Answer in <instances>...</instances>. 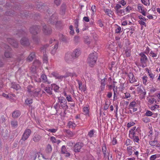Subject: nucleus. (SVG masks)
<instances>
[{"mask_svg":"<svg viewBox=\"0 0 160 160\" xmlns=\"http://www.w3.org/2000/svg\"><path fill=\"white\" fill-rule=\"evenodd\" d=\"M74 27L75 28H77L78 26L79 19L77 18L74 20Z\"/></svg>","mask_w":160,"mask_h":160,"instance_id":"obj_49","label":"nucleus"},{"mask_svg":"<svg viewBox=\"0 0 160 160\" xmlns=\"http://www.w3.org/2000/svg\"><path fill=\"white\" fill-rule=\"evenodd\" d=\"M131 139H132L134 142H138L139 140V137L138 136H135L134 137L133 136V137H132Z\"/></svg>","mask_w":160,"mask_h":160,"instance_id":"obj_48","label":"nucleus"},{"mask_svg":"<svg viewBox=\"0 0 160 160\" xmlns=\"http://www.w3.org/2000/svg\"><path fill=\"white\" fill-rule=\"evenodd\" d=\"M66 4L63 3L61 6V9L62 10V14H64L65 13V11L66 9Z\"/></svg>","mask_w":160,"mask_h":160,"instance_id":"obj_39","label":"nucleus"},{"mask_svg":"<svg viewBox=\"0 0 160 160\" xmlns=\"http://www.w3.org/2000/svg\"><path fill=\"white\" fill-rule=\"evenodd\" d=\"M102 152L103 153L104 157H108V159H109L108 150L107 149L105 144H103L102 145Z\"/></svg>","mask_w":160,"mask_h":160,"instance_id":"obj_18","label":"nucleus"},{"mask_svg":"<svg viewBox=\"0 0 160 160\" xmlns=\"http://www.w3.org/2000/svg\"><path fill=\"white\" fill-rule=\"evenodd\" d=\"M80 38L78 36H74L73 39V41L75 43H77L79 42Z\"/></svg>","mask_w":160,"mask_h":160,"instance_id":"obj_38","label":"nucleus"},{"mask_svg":"<svg viewBox=\"0 0 160 160\" xmlns=\"http://www.w3.org/2000/svg\"><path fill=\"white\" fill-rule=\"evenodd\" d=\"M51 74L53 77L55 78L56 79H58L59 81H61L63 78H66L69 77L74 78H76L78 76V75L74 72H67L64 75H61L58 73L55 72H52Z\"/></svg>","mask_w":160,"mask_h":160,"instance_id":"obj_2","label":"nucleus"},{"mask_svg":"<svg viewBox=\"0 0 160 160\" xmlns=\"http://www.w3.org/2000/svg\"><path fill=\"white\" fill-rule=\"evenodd\" d=\"M115 12L118 16L120 17L125 14L124 10L123 9L119 10L117 11H115Z\"/></svg>","mask_w":160,"mask_h":160,"instance_id":"obj_23","label":"nucleus"},{"mask_svg":"<svg viewBox=\"0 0 160 160\" xmlns=\"http://www.w3.org/2000/svg\"><path fill=\"white\" fill-rule=\"evenodd\" d=\"M119 3L122 5V6H124L126 4V2L124 0H121L119 1Z\"/></svg>","mask_w":160,"mask_h":160,"instance_id":"obj_60","label":"nucleus"},{"mask_svg":"<svg viewBox=\"0 0 160 160\" xmlns=\"http://www.w3.org/2000/svg\"><path fill=\"white\" fill-rule=\"evenodd\" d=\"M142 120L144 122L146 123L150 121V119L147 117H145L142 118Z\"/></svg>","mask_w":160,"mask_h":160,"instance_id":"obj_55","label":"nucleus"},{"mask_svg":"<svg viewBox=\"0 0 160 160\" xmlns=\"http://www.w3.org/2000/svg\"><path fill=\"white\" fill-rule=\"evenodd\" d=\"M41 78L42 79L43 82H48V83H50V82H49L47 79V78L46 75L44 74H42L41 76Z\"/></svg>","mask_w":160,"mask_h":160,"instance_id":"obj_27","label":"nucleus"},{"mask_svg":"<svg viewBox=\"0 0 160 160\" xmlns=\"http://www.w3.org/2000/svg\"><path fill=\"white\" fill-rule=\"evenodd\" d=\"M97 60V54L96 52H94L89 55L88 62L90 67H92L95 64Z\"/></svg>","mask_w":160,"mask_h":160,"instance_id":"obj_3","label":"nucleus"},{"mask_svg":"<svg viewBox=\"0 0 160 160\" xmlns=\"http://www.w3.org/2000/svg\"><path fill=\"white\" fill-rule=\"evenodd\" d=\"M153 115L152 112L150 111L147 110L146 111L144 115L146 116L150 117L152 116Z\"/></svg>","mask_w":160,"mask_h":160,"instance_id":"obj_40","label":"nucleus"},{"mask_svg":"<svg viewBox=\"0 0 160 160\" xmlns=\"http://www.w3.org/2000/svg\"><path fill=\"white\" fill-rule=\"evenodd\" d=\"M148 78L147 76H143L142 78V80L143 84L144 85H146L148 83Z\"/></svg>","mask_w":160,"mask_h":160,"instance_id":"obj_41","label":"nucleus"},{"mask_svg":"<svg viewBox=\"0 0 160 160\" xmlns=\"http://www.w3.org/2000/svg\"><path fill=\"white\" fill-rule=\"evenodd\" d=\"M159 157V155L158 154H154L152 155L150 158V160H155L157 158Z\"/></svg>","mask_w":160,"mask_h":160,"instance_id":"obj_44","label":"nucleus"},{"mask_svg":"<svg viewBox=\"0 0 160 160\" xmlns=\"http://www.w3.org/2000/svg\"><path fill=\"white\" fill-rule=\"evenodd\" d=\"M52 148L50 144H48L47 145L46 149V152L47 153H50L52 152Z\"/></svg>","mask_w":160,"mask_h":160,"instance_id":"obj_32","label":"nucleus"},{"mask_svg":"<svg viewBox=\"0 0 160 160\" xmlns=\"http://www.w3.org/2000/svg\"><path fill=\"white\" fill-rule=\"evenodd\" d=\"M139 56L141 57L140 62L142 64V67L143 68H144L146 66L144 65V64H146L147 62L148 58L145 54L143 53H140Z\"/></svg>","mask_w":160,"mask_h":160,"instance_id":"obj_9","label":"nucleus"},{"mask_svg":"<svg viewBox=\"0 0 160 160\" xmlns=\"http://www.w3.org/2000/svg\"><path fill=\"white\" fill-rule=\"evenodd\" d=\"M142 20H139L138 21L139 23L142 26H144L145 27L146 26V23Z\"/></svg>","mask_w":160,"mask_h":160,"instance_id":"obj_59","label":"nucleus"},{"mask_svg":"<svg viewBox=\"0 0 160 160\" xmlns=\"http://www.w3.org/2000/svg\"><path fill=\"white\" fill-rule=\"evenodd\" d=\"M44 90L48 95H51L52 94V92L49 87H45Z\"/></svg>","mask_w":160,"mask_h":160,"instance_id":"obj_34","label":"nucleus"},{"mask_svg":"<svg viewBox=\"0 0 160 160\" xmlns=\"http://www.w3.org/2000/svg\"><path fill=\"white\" fill-rule=\"evenodd\" d=\"M48 47L47 45L42 46L40 49V51L43 52V60L44 63H47L48 62V57L46 53V50Z\"/></svg>","mask_w":160,"mask_h":160,"instance_id":"obj_7","label":"nucleus"},{"mask_svg":"<svg viewBox=\"0 0 160 160\" xmlns=\"http://www.w3.org/2000/svg\"><path fill=\"white\" fill-rule=\"evenodd\" d=\"M135 150L134 147L130 146L127 148V153L129 155H131L132 153L133 152H134Z\"/></svg>","mask_w":160,"mask_h":160,"instance_id":"obj_21","label":"nucleus"},{"mask_svg":"<svg viewBox=\"0 0 160 160\" xmlns=\"http://www.w3.org/2000/svg\"><path fill=\"white\" fill-rule=\"evenodd\" d=\"M51 86L52 89H53L55 92H58V89L59 88L58 86L55 84H52Z\"/></svg>","mask_w":160,"mask_h":160,"instance_id":"obj_28","label":"nucleus"},{"mask_svg":"<svg viewBox=\"0 0 160 160\" xmlns=\"http://www.w3.org/2000/svg\"><path fill=\"white\" fill-rule=\"evenodd\" d=\"M25 102L26 104H30L32 103V100L31 99L28 98L25 100Z\"/></svg>","mask_w":160,"mask_h":160,"instance_id":"obj_45","label":"nucleus"},{"mask_svg":"<svg viewBox=\"0 0 160 160\" xmlns=\"http://www.w3.org/2000/svg\"><path fill=\"white\" fill-rule=\"evenodd\" d=\"M35 57V54L34 52L31 53L27 59V60L28 62L32 61Z\"/></svg>","mask_w":160,"mask_h":160,"instance_id":"obj_24","label":"nucleus"},{"mask_svg":"<svg viewBox=\"0 0 160 160\" xmlns=\"http://www.w3.org/2000/svg\"><path fill=\"white\" fill-rule=\"evenodd\" d=\"M67 151L65 146L64 145L62 146L61 148V152L62 153H67Z\"/></svg>","mask_w":160,"mask_h":160,"instance_id":"obj_51","label":"nucleus"},{"mask_svg":"<svg viewBox=\"0 0 160 160\" xmlns=\"http://www.w3.org/2000/svg\"><path fill=\"white\" fill-rule=\"evenodd\" d=\"M53 108L57 111L59 109H63L66 110L68 108L67 104V101L65 98L63 97L60 96L58 97V102L53 106Z\"/></svg>","mask_w":160,"mask_h":160,"instance_id":"obj_1","label":"nucleus"},{"mask_svg":"<svg viewBox=\"0 0 160 160\" xmlns=\"http://www.w3.org/2000/svg\"><path fill=\"white\" fill-rule=\"evenodd\" d=\"M42 31L45 34L48 35L51 33L52 29L48 26L45 24L42 26Z\"/></svg>","mask_w":160,"mask_h":160,"instance_id":"obj_11","label":"nucleus"},{"mask_svg":"<svg viewBox=\"0 0 160 160\" xmlns=\"http://www.w3.org/2000/svg\"><path fill=\"white\" fill-rule=\"evenodd\" d=\"M64 132H66L69 137H72L74 135V133L68 130H64Z\"/></svg>","mask_w":160,"mask_h":160,"instance_id":"obj_29","label":"nucleus"},{"mask_svg":"<svg viewBox=\"0 0 160 160\" xmlns=\"http://www.w3.org/2000/svg\"><path fill=\"white\" fill-rule=\"evenodd\" d=\"M142 2L146 6H149L150 4V0H141Z\"/></svg>","mask_w":160,"mask_h":160,"instance_id":"obj_36","label":"nucleus"},{"mask_svg":"<svg viewBox=\"0 0 160 160\" xmlns=\"http://www.w3.org/2000/svg\"><path fill=\"white\" fill-rule=\"evenodd\" d=\"M121 6L119 4H117L114 7V8L115 9V11H117L119 10L121 8Z\"/></svg>","mask_w":160,"mask_h":160,"instance_id":"obj_50","label":"nucleus"},{"mask_svg":"<svg viewBox=\"0 0 160 160\" xmlns=\"http://www.w3.org/2000/svg\"><path fill=\"white\" fill-rule=\"evenodd\" d=\"M41 89L40 88H37L34 89L30 95L34 97H41L42 94H40Z\"/></svg>","mask_w":160,"mask_h":160,"instance_id":"obj_12","label":"nucleus"},{"mask_svg":"<svg viewBox=\"0 0 160 160\" xmlns=\"http://www.w3.org/2000/svg\"><path fill=\"white\" fill-rule=\"evenodd\" d=\"M27 91L30 95L34 90L33 87L31 85H29L27 87Z\"/></svg>","mask_w":160,"mask_h":160,"instance_id":"obj_35","label":"nucleus"},{"mask_svg":"<svg viewBox=\"0 0 160 160\" xmlns=\"http://www.w3.org/2000/svg\"><path fill=\"white\" fill-rule=\"evenodd\" d=\"M98 23L101 27H102L103 26V25L101 19H99L98 21Z\"/></svg>","mask_w":160,"mask_h":160,"instance_id":"obj_62","label":"nucleus"},{"mask_svg":"<svg viewBox=\"0 0 160 160\" xmlns=\"http://www.w3.org/2000/svg\"><path fill=\"white\" fill-rule=\"evenodd\" d=\"M21 44L23 46H28L29 45L30 42L27 38H22L20 41Z\"/></svg>","mask_w":160,"mask_h":160,"instance_id":"obj_14","label":"nucleus"},{"mask_svg":"<svg viewBox=\"0 0 160 160\" xmlns=\"http://www.w3.org/2000/svg\"><path fill=\"white\" fill-rule=\"evenodd\" d=\"M50 140L53 143H56L57 140L54 137H52L50 138Z\"/></svg>","mask_w":160,"mask_h":160,"instance_id":"obj_63","label":"nucleus"},{"mask_svg":"<svg viewBox=\"0 0 160 160\" xmlns=\"http://www.w3.org/2000/svg\"><path fill=\"white\" fill-rule=\"evenodd\" d=\"M11 124L12 127L14 128H16L18 126V122L17 121L15 120H13L11 121Z\"/></svg>","mask_w":160,"mask_h":160,"instance_id":"obj_26","label":"nucleus"},{"mask_svg":"<svg viewBox=\"0 0 160 160\" xmlns=\"http://www.w3.org/2000/svg\"><path fill=\"white\" fill-rule=\"evenodd\" d=\"M105 13L107 14L108 16L110 17L112 16V11L110 9L105 8L104 10Z\"/></svg>","mask_w":160,"mask_h":160,"instance_id":"obj_31","label":"nucleus"},{"mask_svg":"<svg viewBox=\"0 0 160 160\" xmlns=\"http://www.w3.org/2000/svg\"><path fill=\"white\" fill-rule=\"evenodd\" d=\"M33 65L35 66V67H38L40 65V62L38 60H36L33 63Z\"/></svg>","mask_w":160,"mask_h":160,"instance_id":"obj_47","label":"nucleus"},{"mask_svg":"<svg viewBox=\"0 0 160 160\" xmlns=\"http://www.w3.org/2000/svg\"><path fill=\"white\" fill-rule=\"evenodd\" d=\"M94 130H90L88 133V135L90 137L92 138L94 134Z\"/></svg>","mask_w":160,"mask_h":160,"instance_id":"obj_54","label":"nucleus"},{"mask_svg":"<svg viewBox=\"0 0 160 160\" xmlns=\"http://www.w3.org/2000/svg\"><path fill=\"white\" fill-rule=\"evenodd\" d=\"M158 141L154 139V140H152V139H151L149 141V144L152 147H159L157 144H158Z\"/></svg>","mask_w":160,"mask_h":160,"instance_id":"obj_16","label":"nucleus"},{"mask_svg":"<svg viewBox=\"0 0 160 160\" xmlns=\"http://www.w3.org/2000/svg\"><path fill=\"white\" fill-rule=\"evenodd\" d=\"M83 112L84 114L89 115V110L87 107H84L83 108Z\"/></svg>","mask_w":160,"mask_h":160,"instance_id":"obj_37","label":"nucleus"},{"mask_svg":"<svg viewBox=\"0 0 160 160\" xmlns=\"http://www.w3.org/2000/svg\"><path fill=\"white\" fill-rule=\"evenodd\" d=\"M58 43H56L53 49L51 51V53L52 54L54 55L55 54L56 51L58 48Z\"/></svg>","mask_w":160,"mask_h":160,"instance_id":"obj_30","label":"nucleus"},{"mask_svg":"<svg viewBox=\"0 0 160 160\" xmlns=\"http://www.w3.org/2000/svg\"><path fill=\"white\" fill-rule=\"evenodd\" d=\"M135 131H132V130H130L129 131V137L130 138H132V137L133 136L134 137L135 136Z\"/></svg>","mask_w":160,"mask_h":160,"instance_id":"obj_46","label":"nucleus"},{"mask_svg":"<svg viewBox=\"0 0 160 160\" xmlns=\"http://www.w3.org/2000/svg\"><path fill=\"white\" fill-rule=\"evenodd\" d=\"M84 144L82 142H77L73 147V150L75 152H79L81 151V150Z\"/></svg>","mask_w":160,"mask_h":160,"instance_id":"obj_6","label":"nucleus"},{"mask_svg":"<svg viewBox=\"0 0 160 160\" xmlns=\"http://www.w3.org/2000/svg\"><path fill=\"white\" fill-rule=\"evenodd\" d=\"M148 102L151 103H153L154 102H156V100L155 98L151 97L148 99Z\"/></svg>","mask_w":160,"mask_h":160,"instance_id":"obj_53","label":"nucleus"},{"mask_svg":"<svg viewBox=\"0 0 160 160\" xmlns=\"http://www.w3.org/2000/svg\"><path fill=\"white\" fill-rule=\"evenodd\" d=\"M8 42L12 45L13 47L17 48L18 46V44L17 42L15 40L10 38L7 39Z\"/></svg>","mask_w":160,"mask_h":160,"instance_id":"obj_13","label":"nucleus"},{"mask_svg":"<svg viewBox=\"0 0 160 160\" xmlns=\"http://www.w3.org/2000/svg\"><path fill=\"white\" fill-rule=\"evenodd\" d=\"M66 101L67 100L68 102H72L73 100L70 95H68L66 97Z\"/></svg>","mask_w":160,"mask_h":160,"instance_id":"obj_42","label":"nucleus"},{"mask_svg":"<svg viewBox=\"0 0 160 160\" xmlns=\"http://www.w3.org/2000/svg\"><path fill=\"white\" fill-rule=\"evenodd\" d=\"M121 28L120 27H118L116 29L115 32L118 33L121 32Z\"/></svg>","mask_w":160,"mask_h":160,"instance_id":"obj_64","label":"nucleus"},{"mask_svg":"<svg viewBox=\"0 0 160 160\" xmlns=\"http://www.w3.org/2000/svg\"><path fill=\"white\" fill-rule=\"evenodd\" d=\"M4 47L5 49L4 53L5 57L7 58H12V55L11 52V49L10 47L6 44H4Z\"/></svg>","mask_w":160,"mask_h":160,"instance_id":"obj_4","label":"nucleus"},{"mask_svg":"<svg viewBox=\"0 0 160 160\" xmlns=\"http://www.w3.org/2000/svg\"><path fill=\"white\" fill-rule=\"evenodd\" d=\"M31 133V131L30 129H26L22 136L21 138L20 141V142L22 140L25 141L27 140L30 136Z\"/></svg>","mask_w":160,"mask_h":160,"instance_id":"obj_5","label":"nucleus"},{"mask_svg":"<svg viewBox=\"0 0 160 160\" xmlns=\"http://www.w3.org/2000/svg\"><path fill=\"white\" fill-rule=\"evenodd\" d=\"M130 83H132L136 82V80L134 77L133 74L132 72H129L128 75Z\"/></svg>","mask_w":160,"mask_h":160,"instance_id":"obj_19","label":"nucleus"},{"mask_svg":"<svg viewBox=\"0 0 160 160\" xmlns=\"http://www.w3.org/2000/svg\"><path fill=\"white\" fill-rule=\"evenodd\" d=\"M68 124L69 128H74L76 126V124L71 121H69Z\"/></svg>","mask_w":160,"mask_h":160,"instance_id":"obj_33","label":"nucleus"},{"mask_svg":"<svg viewBox=\"0 0 160 160\" xmlns=\"http://www.w3.org/2000/svg\"><path fill=\"white\" fill-rule=\"evenodd\" d=\"M150 55L151 56H152V57H156L157 56V55L156 53H154V52L151 51L150 53Z\"/></svg>","mask_w":160,"mask_h":160,"instance_id":"obj_61","label":"nucleus"},{"mask_svg":"<svg viewBox=\"0 0 160 160\" xmlns=\"http://www.w3.org/2000/svg\"><path fill=\"white\" fill-rule=\"evenodd\" d=\"M62 0H54V3L57 6H59L61 3Z\"/></svg>","mask_w":160,"mask_h":160,"instance_id":"obj_52","label":"nucleus"},{"mask_svg":"<svg viewBox=\"0 0 160 160\" xmlns=\"http://www.w3.org/2000/svg\"><path fill=\"white\" fill-rule=\"evenodd\" d=\"M159 106L158 105H155L154 106H152V107H150V109L153 111V110H155L156 109L158 108H159Z\"/></svg>","mask_w":160,"mask_h":160,"instance_id":"obj_56","label":"nucleus"},{"mask_svg":"<svg viewBox=\"0 0 160 160\" xmlns=\"http://www.w3.org/2000/svg\"><path fill=\"white\" fill-rule=\"evenodd\" d=\"M49 20L50 22L53 24H56L57 21V18L56 17H54V16L53 15L51 16Z\"/></svg>","mask_w":160,"mask_h":160,"instance_id":"obj_25","label":"nucleus"},{"mask_svg":"<svg viewBox=\"0 0 160 160\" xmlns=\"http://www.w3.org/2000/svg\"><path fill=\"white\" fill-rule=\"evenodd\" d=\"M40 28L39 26H34L30 28V32L32 34L35 35L39 32Z\"/></svg>","mask_w":160,"mask_h":160,"instance_id":"obj_10","label":"nucleus"},{"mask_svg":"<svg viewBox=\"0 0 160 160\" xmlns=\"http://www.w3.org/2000/svg\"><path fill=\"white\" fill-rule=\"evenodd\" d=\"M25 34V32L22 30H20L18 32V33H17V34L20 37L24 35Z\"/></svg>","mask_w":160,"mask_h":160,"instance_id":"obj_43","label":"nucleus"},{"mask_svg":"<svg viewBox=\"0 0 160 160\" xmlns=\"http://www.w3.org/2000/svg\"><path fill=\"white\" fill-rule=\"evenodd\" d=\"M136 104V102L134 101L131 102L129 106L130 108H131L132 107H135Z\"/></svg>","mask_w":160,"mask_h":160,"instance_id":"obj_58","label":"nucleus"},{"mask_svg":"<svg viewBox=\"0 0 160 160\" xmlns=\"http://www.w3.org/2000/svg\"><path fill=\"white\" fill-rule=\"evenodd\" d=\"M75 59L77 58L81 53L80 50L79 49H75L73 52L72 53Z\"/></svg>","mask_w":160,"mask_h":160,"instance_id":"obj_17","label":"nucleus"},{"mask_svg":"<svg viewBox=\"0 0 160 160\" xmlns=\"http://www.w3.org/2000/svg\"><path fill=\"white\" fill-rule=\"evenodd\" d=\"M75 59L72 52L67 53L66 54L65 60L67 62L70 63L72 62L73 60Z\"/></svg>","mask_w":160,"mask_h":160,"instance_id":"obj_8","label":"nucleus"},{"mask_svg":"<svg viewBox=\"0 0 160 160\" xmlns=\"http://www.w3.org/2000/svg\"><path fill=\"white\" fill-rule=\"evenodd\" d=\"M113 100H115V98L116 97V93L117 92V88H113Z\"/></svg>","mask_w":160,"mask_h":160,"instance_id":"obj_57","label":"nucleus"},{"mask_svg":"<svg viewBox=\"0 0 160 160\" xmlns=\"http://www.w3.org/2000/svg\"><path fill=\"white\" fill-rule=\"evenodd\" d=\"M41 135L37 134H34L32 139L35 142H38L41 139Z\"/></svg>","mask_w":160,"mask_h":160,"instance_id":"obj_20","label":"nucleus"},{"mask_svg":"<svg viewBox=\"0 0 160 160\" xmlns=\"http://www.w3.org/2000/svg\"><path fill=\"white\" fill-rule=\"evenodd\" d=\"M21 114L20 112L18 110H16L13 112L12 114V117L14 118H16Z\"/></svg>","mask_w":160,"mask_h":160,"instance_id":"obj_22","label":"nucleus"},{"mask_svg":"<svg viewBox=\"0 0 160 160\" xmlns=\"http://www.w3.org/2000/svg\"><path fill=\"white\" fill-rule=\"evenodd\" d=\"M138 9L139 12L141 13L142 15L144 16H146V12L144 10V7L142 5H141L140 4H138Z\"/></svg>","mask_w":160,"mask_h":160,"instance_id":"obj_15","label":"nucleus"}]
</instances>
